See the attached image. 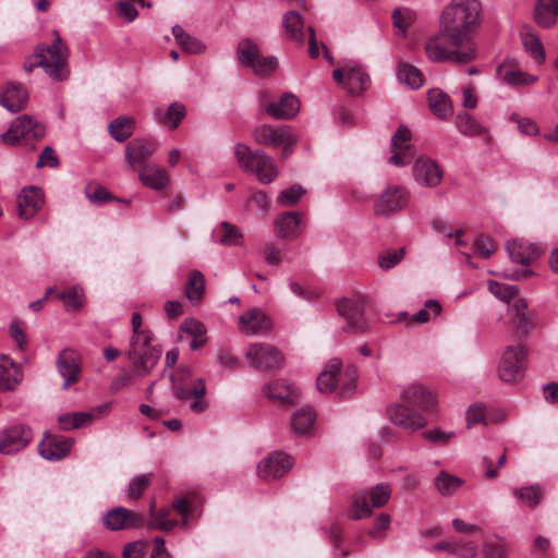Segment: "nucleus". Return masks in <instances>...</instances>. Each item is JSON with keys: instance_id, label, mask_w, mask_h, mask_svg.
Masks as SVG:
<instances>
[{"instance_id": "e2e57ef3", "label": "nucleus", "mask_w": 558, "mask_h": 558, "mask_svg": "<svg viewBox=\"0 0 558 558\" xmlns=\"http://www.w3.org/2000/svg\"><path fill=\"white\" fill-rule=\"evenodd\" d=\"M85 194L90 203L93 204H104L112 199L111 193L104 186L88 185L85 189Z\"/></svg>"}, {"instance_id": "0e129e2a", "label": "nucleus", "mask_w": 558, "mask_h": 558, "mask_svg": "<svg viewBox=\"0 0 558 558\" xmlns=\"http://www.w3.org/2000/svg\"><path fill=\"white\" fill-rule=\"evenodd\" d=\"M303 194L304 190L300 185H293L283 190L279 194L277 202L283 206H293L299 202Z\"/></svg>"}, {"instance_id": "58836bf2", "label": "nucleus", "mask_w": 558, "mask_h": 558, "mask_svg": "<svg viewBox=\"0 0 558 558\" xmlns=\"http://www.w3.org/2000/svg\"><path fill=\"white\" fill-rule=\"evenodd\" d=\"M156 500L151 499L149 505V521L148 527L153 530H160L165 532H169L173 530L178 522L177 520H172L169 518L171 510L168 508H162L159 511L155 510Z\"/></svg>"}, {"instance_id": "bb28decb", "label": "nucleus", "mask_w": 558, "mask_h": 558, "mask_svg": "<svg viewBox=\"0 0 558 558\" xmlns=\"http://www.w3.org/2000/svg\"><path fill=\"white\" fill-rule=\"evenodd\" d=\"M57 366L64 381L63 389H68L72 384L76 383L80 377V355L76 351L65 349L60 352L57 359Z\"/></svg>"}, {"instance_id": "680f3d73", "label": "nucleus", "mask_w": 558, "mask_h": 558, "mask_svg": "<svg viewBox=\"0 0 558 558\" xmlns=\"http://www.w3.org/2000/svg\"><path fill=\"white\" fill-rule=\"evenodd\" d=\"M511 322L514 326V332L519 338L526 337L534 327L529 313L513 315Z\"/></svg>"}, {"instance_id": "f704fd0d", "label": "nucleus", "mask_w": 558, "mask_h": 558, "mask_svg": "<svg viewBox=\"0 0 558 558\" xmlns=\"http://www.w3.org/2000/svg\"><path fill=\"white\" fill-rule=\"evenodd\" d=\"M534 20L541 27H553L558 21V0H537Z\"/></svg>"}, {"instance_id": "1a4fd4ad", "label": "nucleus", "mask_w": 558, "mask_h": 558, "mask_svg": "<svg viewBox=\"0 0 558 558\" xmlns=\"http://www.w3.org/2000/svg\"><path fill=\"white\" fill-rule=\"evenodd\" d=\"M527 349L523 344L506 348L498 367L499 378L505 383H515L523 378Z\"/></svg>"}, {"instance_id": "774afa93", "label": "nucleus", "mask_w": 558, "mask_h": 558, "mask_svg": "<svg viewBox=\"0 0 558 558\" xmlns=\"http://www.w3.org/2000/svg\"><path fill=\"white\" fill-rule=\"evenodd\" d=\"M454 555L461 558H474L477 555V545L471 541L456 543Z\"/></svg>"}, {"instance_id": "b1692460", "label": "nucleus", "mask_w": 558, "mask_h": 558, "mask_svg": "<svg viewBox=\"0 0 558 558\" xmlns=\"http://www.w3.org/2000/svg\"><path fill=\"white\" fill-rule=\"evenodd\" d=\"M292 468V459L282 452H275L258 464V476L263 480H275L287 474Z\"/></svg>"}, {"instance_id": "ea45409f", "label": "nucleus", "mask_w": 558, "mask_h": 558, "mask_svg": "<svg viewBox=\"0 0 558 558\" xmlns=\"http://www.w3.org/2000/svg\"><path fill=\"white\" fill-rule=\"evenodd\" d=\"M213 235L218 243L225 246L239 245L243 239L241 230L228 221L220 222L215 228Z\"/></svg>"}, {"instance_id": "603ef678", "label": "nucleus", "mask_w": 558, "mask_h": 558, "mask_svg": "<svg viewBox=\"0 0 558 558\" xmlns=\"http://www.w3.org/2000/svg\"><path fill=\"white\" fill-rule=\"evenodd\" d=\"M154 474H141L135 476L129 484L126 489V497L129 499H138L142 497L145 489L150 485Z\"/></svg>"}, {"instance_id": "9b49d317", "label": "nucleus", "mask_w": 558, "mask_h": 558, "mask_svg": "<svg viewBox=\"0 0 558 558\" xmlns=\"http://www.w3.org/2000/svg\"><path fill=\"white\" fill-rule=\"evenodd\" d=\"M254 138L262 145L282 147V158H287L293 151L295 144V137L288 126L260 125L255 129Z\"/></svg>"}, {"instance_id": "13d9d810", "label": "nucleus", "mask_w": 558, "mask_h": 558, "mask_svg": "<svg viewBox=\"0 0 558 558\" xmlns=\"http://www.w3.org/2000/svg\"><path fill=\"white\" fill-rule=\"evenodd\" d=\"M404 256V248L386 250L378 257V265L384 270H389L401 262Z\"/></svg>"}, {"instance_id": "052dcab7", "label": "nucleus", "mask_w": 558, "mask_h": 558, "mask_svg": "<svg viewBox=\"0 0 558 558\" xmlns=\"http://www.w3.org/2000/svg\"><path fill=\"white\" fill-rule=\"evenodd\" d=\"M472 247L474 254L483 258H488L496 251V245L493 240L485 235L477 236Z\"/></svg>"}, {"instance_id": "72a5a7b5", "label": "nucleus", "mask_w": 558, "mask_h": 558, "mask_svg": "<svg viewBox=\"0 0 558 558\" xmlns=\"http://www.w3.org/2000/svg\"><path fill=\"white\" fill-rule=\"evenodd\" d=\"M497 76L500 82L510 87L530 86L537 82L536 75L523 72L521 70L511 69L506 65H500L497 69Z\"/></svg>"}, {"instance_id": "09e8293b", "label": "nucleus", "mask_w": 558, "mask_h": 558, "mask_svg": "<svg viewBox=\"0 0 558 558\" xmlns=\"http://www.w3.org/2000/svg\"><path fill=\"white\" fill-rule=\"evenodd\" d=\"M57 298L63 302L66 311H78L84 303V292L83 289L74 286L68 288L66 290L59 292Z\"/></svg>"}, {"instance_id": "dca6fc26", "label": "nucleus", "mask_w": 558, "mask_h": 558, "mask_svg": "<svg viewBox=\"0 0 558 558\" xmlns=\"http://www.w3.org/2000/svg\"><path fill=\"white\" fill-rule=\"evenodd\" d=\"M388 415L395 425L410 433H414L425 427L428 423L427 418L422 412L414 411L408 404L391 405L388 409Z\"/></svg>"}, {"instance_id": "37998d69", "label": "nucleus", "mask_w": 558, "mask_h": 558, "mask_svg": "<svg viewBox=\"0 0 558 558\" xmlns=\"http://www.w3.org/2000/svg\"><path fill=\"white\" fill-rule=\"evenodd\" d=\"M316 418L315 412L311 408H301L294 412L291 418V425L295 434H307L314 426Z\"/></svg>"}, {"instance_id": "3c124183", "label": "nucleus", "mask_w": 558, "mask_h": 558, "mask_svg": "<svg viewBox=\"0 0 558 558\" xmlns=\"http://www.w3.org/2000/svg\"><path fill=\"white\" fill-rule=\"evenodd\" d=\"M415 21V13L410 9H397L392 13L393 27L398 29V34L405 36L408 28Z\"/></svg>"}, {"instance_id": "aec40b11", "label": "nucleus", "mask_w": 558, "mask_h": 558, "mask_svg": "<svg viewBox=\"0 0 558 558\" xmlns=\"http://www.w3.org/2000/svg\"><path fill=\"white\" fill-rule=\"evenodd\" d=\"M411 132L401 125L391 140L392 155L389 161L396 167L409 165L414 158L415 151L410 143Z\"/></svg>"}, {"instance_id": "49530a36", "label": "nucleus", "mask_w": 558, "mask_h": 558, "mask_svg": "<svg viewBox=\"0 0 558 558\" xmlns=\"http://www.w3.org/2000/svg\"><path fill=\"white\" fill-rule=\"evenodd\" d=\"M205 278L198 270H193L190 276L185 288L186 298L192 303H198L204 294Z\"/></svg>"}, {"instance_id": "5701e85b", "label": "nucleus", "mask_w": 558, "mask_h": 558, "mask_svg": "<svg viewBox=\"0 0 558 558\" xmlns=\"http://www.w3.org/2000/svg\"><path fill=\"white\" fill-rule=\"evenodd\" d=\"M271 328L270 317L260 308H252L239 317V330L246 336L264 335Z\"/></svg>"}, {"instance_id": "c03bdc74", "label": "nucleus", "mask_w": 558, "mask_h": 558, "mask_svg": "<svg viewBox=\"0 0 558 558\" xmlns=\"http://www.w3.org/2000/svg\"><path fill=\"white\" fill-rule=\"evenodd\" d=\"M398 80L412 89H418L424 83L422 72L414 65L400 63L397 72Z\"/></svg>"}, {"instance_id": "338daca9", "label": "nucleus", "mask_w": 558, "mask_h": 558, "mask_svg": "<svg viewBox=\"0 0 558 558\" xmlns=\"http://www.w3.org/2000/svg\"><path fill=\"white\" fill-rule=\"evenodd\" d=\"M180 330L191 337H205L206 333L205 325L194 318L185 319L182 323Z\"/></svg>"}, {"instance_id": "e433bc0d", "label": "nucleus", "mask_w": 558, "mask_h": 558, "mask_svg": "<svg viewBox=\"0 0 558 558\" xmlns=\"http://www.w3.org/2000/svg\"><path fill=\"white\" fill-rule=\"evenodd\" d=\"M282 25L286 36L302 45L304 43V22L299 12L291 10L283 15Z\"/></svg>"}, {"instance_id": "f03ea898", "label": "nucleus", "mask_w": 558, "mask_h": 558, "mask_svg": "<svg viewBox=\"0 0 558 558\" xmlns=\"http://www.w3.org/2000/svg\"><path fill=\"white\" fill-rule=\"evenodd\" d=\"M143 319L140 313L132 315L133 336L130 341V348L126 352L132 362L135 372L140 376H145L157 364L161 350L151 344L153 335L149 330L143 328Z\"/></svg>"}, {"instance_id": "39448f33", "label": "nucleus", "mask_w": 558, "mask_h": 558, "mask_svg": "<svg viewBox=\"0 0 558 558\" xmlns=\"http://www.w3.org/2000/svg\"><path fill=\"white\" fill-rule=\"evenodd\" d=\"M234 155L239 166L246 172L255 173L262 183H270L277 178L275 160L263 151H253L247 145L239 143Z\"/></svg>"}, {"instance_id": "0eeeda50", "label": "nucleus", "mask_w": 558, "mask_h": 558, "mask_svg": "<svg viewBox=\"0 0 558 558\" xmlns=\"http://www.w3.org/2000/svg\"><path fill=\"white\" fill-rule=\"evenodd\" d=\"M236 54L242 65L251 68L259 76L270 75L278 65L275 57L262 56L257 44L250 38L242 39L239 43Z\"/></svg>"}, {"instance_id": "9d476101", "label": "nucleus", "mask_w": 558, "mask_h": 558, "mask_svg": "<svg viewBox=\"0 0 558 558\" xmlns=\"http://www.w3.org/2000/svg\"><path fill=\"white\" fill-rule=\"evenodd\" d=\"M368 496L371 504L365 493H361L354 497L353 504L348 512L350 519L360 520L368 517L373 508L385 506L390 499L391 488L388 484L380 483L369 490Z\"/></svg>"}, {"instance_id": "473e14b6", "label": "nucleus", "mask_w": 558, "mask_h": 558, "mask_svg": "<svg viewBox=\"0 0 558 558\" xmlns=\"http://www.w3.org/2000/svg\"><path fill=\"white\" fill-rule=\"evenodd\" d=\"M22 380L17 365L7 355H0V391H10Z\"/></svg>"}, {"instance_id": "4468645a", "label": "nucleus", "mask_w": 558, "mask_h": 558, "mask_svg": "<svg viewBox=\"0 0 558 558\" xmlns=\"http://www.w3.org/2000/svg\"><path fill=\"white\" fill-rule=\"evenodd\" d=\"M245 356L255 368L263 371L280 367L283 362L279 350L268 343L252 344L246 351Z\"/></svg>"}, {"instance_id": "bf43d9fd", "label": "nucleus", "mask_w": 558, "mask_h": 558, "mask_svg": "<svg viewBox=\"0 0 558 558\" xmlns=\"http://www.w3.org/2000/svg\"><path fill=\"white\" fill-rule=\"evenodd\" d=\"M441 306L437 301L429 300L425 303L424 307L412 316V322L424 324L427 323L432 316L440 313Z\"/></svg>"}, {"instance_id": "6ab92c4d", "label": "nucleus", "mask_w": 558, "mask_h": 558, "mask_svg": "<svg viewBox=\"0 0 558 558\" xmlns=\"http://www.w3.org/2000/svg\"><path fill=\"white\" fill-rule=\"evenodd\" d=\"M158 143L153 138L136 137L130 141L124 149L125 161L132 167H144L155 154Z\"/></svg>"}, {"instance_id": "2f4dec72", "label": "nucleus", "mask_w": 558, "mask_h": 558, "mask_svg": "<svg viewBox=\"0 0 558 558\" xmlns=\"http://www.w3.org/2000/svg\"><path fill=\"white\" fill-rule=\"evenodd\" d=\"M27 92L21 84L10 83L0 93V104L11 112L22 110L27 102Z\"/></svg>"}, {"instance_id": "f3484780", "label": "nucleus", "mask_w": 558, "mask_h": 558, "mask_svg": "<svg viewBox=\"0 0 558 558\" xmlns=\"http://www.w3.org/2000/svg\"><path fill=\"white\" fill-rule=\"evenodd\" d=\"M338 313L347 322L348 330L363 332L367 328L364 317V301L361 299H342L337 304Z\"/></svg>"}, {"instance_id": "4d7b16f0", "label": "nucleus", "mask_w": 558, "mask_h": 558, "mask_svg": "<svg viewBox=\"0 0 558 558\" xmlns=\"http://www.w3.org/2000/svg\"><path fill=\"white\" fill-rule=\"evenodd\" d=\"M196 500L195 496L192 498L180 497L173 500L172 509L182 517L183 525L187 524L189 517L193 513L196 506Z\"/></svg>"}, {"instance_id": "2eb2a0df", "label": "nucleus", "mask_w": 558, "mask_h": 558, "mask_svg": "<svg viewBox=\"0 0 558 558\" xmlns=\"http://www.w3.org/2000/svg\"><path fill=\"white\" fill-rule=\"evenodd\" d=\"M33 439L28 426L15 424L0 433V453L12 454L24 449Z\"/></svg>"}, {"instance_id": "7c9ffc66", "label": "nucleus", "mask_w": 558, "mask_h": 558, "mask_svg": "<svg viewBox=\"0 0 558 558\" xmlns=\"http://www.w3.org/2000/svg\"><path fill=\"white\" fill-rule=\"evenodd\" d=\"M302 218L296 211H286L275 220V231L281 239H294L302 232Z\"/></svg>"}, {"instance_id": "79ce46f5", "label": "nucleus", "mask_w": 558, "mask_h": 558, "mask_svg": "<svg viewBox=\"0 0 558 558\" xmlns=\"http://www.w3.org/2000/svg\"><path fill=\"white\" fill-rule=\"evenodd\" d=\"M427 101L432 112L438 118L445 119L451 114L452 109L450 98L442 90H428Z\"/></svg>"}, {"instance_id": "ddd939ff", "label": "nucleus", "mask_w": 558, "mask_h": 558, "mask_svg": "<svg viewBox=\"0 0 558 558\" xmlns=\"http://www.w3.org/2000/svg\"><path fill=\"white\" fill-rule=\"evenodd\" d=\"M410 194L405 187H387L377 198L374 210L378 216H388L402 210L409 203Z\"/></svg>"}, {"instance_id": "c85d7f7f", "label": "nucleus", "mask_w": 558, "mask_h": 558, "mask_svg": "<svg viewBox=\"0 0 558 558\" xmlns=\"http://www.w3.org/2000/svg\"><path fill=\"white\" fill-rule=\"evenodd\" d=\"M44 203V194L40 189L28 186L22 190L17 196L19 215L23 219H29L36 215Z\"/></svg>"}, {"instance_id": "c756f323", "label": "nucleus", "mask_w": 558, "mask_h": 558, "mask_svg": "<svg viewBox=\"0 0 558 558\" xmlns=\"http://www.w3.org/2000/svg\"><path fill=\"white\" fill-rule=\"evenodd\" d=\"M265 395L281 404L292 405L298 401L299 391L283 379H276L264 387Z\"/></svg>"}, {"instance_id": "a19ab883", "label": "nucleus", "mask_w": 558, "mask_h": 558, "mask_svg": "<svg viewBox=\"0 0 558 558\" xmlns=\"http://www.w3.org/2000/svg\"><path fill=\"white\" fill-rule=\"evenodd\" d=\"M135 130V119L131 117H118L108 125V132L117 142H125Z\"/></svg>"}, {"instance_id": "412c9836", "label": "nucleus", "mask_w": 558, "mask_h": 558, "mask_svg": "<svg viewBox=\"0 0 558 558\" xmlns=\"http://www.w3.org/2000/svg\"><path fill=\"white\" fill-rule=\"evenodd\" d=\"M440 166L429 157H420L413 165V177L423 186L436 187L442 180Z\"/></svg>"}, {"instance_id": "f8f14e48", "label": "nucleus", "mask_w": 558, "mask_h": 558, "mask_svg": "<svg viewBox=\"0 0 558 558\" xmlns=\"http://www.w3.org/2000/svg\"><path fill=\"white\" fill-rule=\"evenodd\" d=\"M332 77L352 95H360L369 84L368 75L360 65L353 63L333 70Z\"/></svg>"}, {"instance_id": "864d4df0", "label": "nucleus", "mask_w": 558, "mask_h": 558, "mask_svg": "<svg viewBox=\"0 0 558 558\" xmlns=\"http://www.w3.org/2000/svg\"><path fill=\"white\" fill-rule=\"evenodd\" d=\"M488 290L497 299L506 303H510L511 300L519 293V289L517 286L500 283L494 280L488 281Z\"/></svg>"}, {"instance_id": "a878e982", "label": "nucleus", "mask_w": 558, "mask_h": 558, "mask_svg": "<svg viewBox=\"0 0 558 558\" xmlns=\"http://www.w3.org/2000/svg\"><path fill=\"white\" fill-rule=\"evenodd\" d=\"M73 439L62 436L47 435L38 445L39 454L50 461L61 460L69 454Z\"/></svg>"}, {"instance_id": "6e6d98bb", "label": "nucleus", "mask_w": 558, "mask_h": 558, "mask_svg": "<svg viewBox=\"0 0 558 558\" xmlns=\"http://www.w3.org/2000/svg\"><path fill=\"white\" fill-rule=\"evenodd\" d=\"M514 495L531 508L536 507L543 497L541 487L534 485L515 489Z\"/></svg>"}, {"instance_id": "69168bd1", "label": "nucleus", "mask_w": 558, "mask_h": 558, "mask_svg": "<svg viewBox=\"0 0 558 558\" xmlns=\"http://www.w3.org/2000/svg\"><path fill=\"white\" fill-rule=\"evenodd\" d=\"M422 437L433 444L446 445L451 438L454 437L453 432H444L440 428H432L424 430Z\"/></svg>"}, {"instance_id": "7ed1b4c3", "label": "nucleus", "mask_w": 558, "mask_h": 558, "mask_svg": "<svg viewBox=\"0 0 558 558\" xmlns=\"http://www.w3.org/2000/svg\"><path fill=\"white\" fill-rule=\"evenodd\" d=\"M53 43L45 47H37L35 52L25 61L24 69L32 72L35 68L41 66L46 74L56 81H63L69 76V49L62 41L59 33L53 32Z\"/></svg>"}, {"instance_id": "393cba45", "label": "nucleus", "mask_w": 558, "mask_h": 558, "mask_svg": "<svg viewBox=\"0 0 558 558\" xmlns=\"http://www.w3.org/2000/svg\"><path fill=\"white\" fill-rule=\"evenodd\" d=\"M507 251L510 258L521 265H529L537 259L544 252L537 243L524 239H513L507 243Z\"/></svg>"}, {"instance_id": "a211bd4d", "label": "nucleus", "mask_w": 558, "mask_h": 558, "mask_svg": "<svg viewBox=\"0 0 558 558\" xmlns=\"http://www.w3.org/2000/svg\"><path fill=\"white\" fill-rule=\"evenodd\" d=\"M145 522L140 512L123 507L109 510L104 517V525L110 531L132 530L142 526Z\"/></svg>"}, {"instance_id": "5fc2aeb1", "label": "nucleus", "mask_w": 558, "mask_h": 558, "mask_svg": "<svg viewBox=\"0 0 558 558\" xmlns=\"http://www.w3.org/2000/svg\"><path fill=\"white\" fill-rule=\"evenodd\" d=\"M462 481L442 471L435 480L436 487L441 495L453 494L461 485Z\"/></svg>"}, {"instance_id": "de8ad7c7", "label": "nucleus", "mask_w": 558, "mask_h": 558, "mask_svg": "<svg viewBox=\"0 0 558 558\" xmlns=\"http://www.w3.org/2000/svg\"><path fill=\"white\" fill-rule=\"evenodd\" d=\"M186 114L185 107L182 104L174 102L170 105L165 113H159L158 121L171 130L177 129Z\"/></svg>"}, {"instance_id": "4be33fe9", "label": "nucleus", "mask_w": 558, "mask_h": 558, "mask_svg": "<svg viewBox=\"0 0 558 558\" xmlns=\"http://www.w3.org/2000/svg\"><path fill=\"white\" fill-rule=\"evenodd\" d=\"M266 98L267 94L263 93L259 100L260 106L270 117L275 119H291L300 110V101L292 94H284L281 96L278 102L266 101Z\"/></svg>"}, {"instance_id": "6e6552de", "label": "nucleus", "mask_w": 558, "mask_h": 558, "mask_svg": "<svg viewBox=\"0 0 558 558\" xmlns=\"http://www.w3.org/2000/svg\"><path fill=\"white\" fill-rule=\"evenodd\" d=\"M45 134V126L34 121L29 116L23 114L14 119L10 129L0 135V141L7 145H17L22 141L27 145L39 140Z\"/></svg>"}, {"instance_id": "20e7f679", "label": "nucleus", "mask_w": 558, "mask_h": 558, "mask_svg": "<svg viewBox=\"0 0 558 558\" xmlns=\"http://www.w3.org/2000/svg\"><path fill=\"white\" fill-rule=\"evenodd\" d=\"M171 383L174 397L189 402L193 413L201 414L208 409L206 381L203 377L196 376L191 367H179L171 374Z\"/></svg>"}, {"instance_id": "8fccbe9b", "label": "nucleus", "mask_w": 558, "mask_h": 558, "mask_svg": "<svg viewBox=\"0 0 558 558\" xmlns=\"http://www.w3.org/2000/svg\"><path fill=\"white\" fill-rule=\"evenodd\" d=\"M457 128L466 136L482 135L486 131L485 128L469 113H462L457 117Z\"/></svg>"}, {"instance_id": "4c0bfd02", "label": "nucleus", "mask_w": 558, "mask_h": 558, "mask_svg": "<svg viewBox=\"0 0 558 558\" xmlns=\"http://www.w3.org/2000/svg\"><path fill=\"white\" fill-rule=\"evenodd\" d=\"M520 35L525 51L534 59L535 62L542 64L545 61V50L537 34L530 27H523Z\"/></svg>"}, {"instance_id": "c9c22d12", "label": "nucleus", "mask_w": 558, "mask_h": 558, "mask_svg": "<svg viewBox=\"0 0 558 558\" xmlns=\"http://www.w3.org/2000/svg\"><path fill=\"white\" fill-rule=\"evenodd\" d=\"M138 177L144 185L153 190H162L169 183L168 172L166 169L157 165L144 166Z\"/></svg>"}, {"instance_id": "f257e3e1", "label": "nucleus", "mask_w": 558, "mask_h": 558, "mask_svg": "<svg viewBox=\"0 0 558 558\" xmlns=\"http://www.w3.org/2000/svg\"><path fill=\"white\" fill-rule=\"evenodd\" d=\"M481 4L477 0H456L445 8L441 31L425 44L429 60L464 64L476 58V47L469 31L477 23Z\"/></svg>"}, {"instance_id": "a18cd8bd", "label": "nucleus", "mask_w": 558, "mask_h": 558, "mask_svg": "<svg viewBox=\"0 0 558 558\" xmlns=\"http://www.w3.org/2000/svg\"><path fill=\"white\" fill-rule=\"evenodd\" d=\"M172 34L178 43V45L185 51L190 53H202L205 50V45L198 39L191 37L180 26L175 25L172 27Z\"/></svg>"}, {"instance_id": "423d86ee", "label": "nucleus", "mask_w": 558, "mask_h": 558, "mask_svg": "<svg viewBox=\"0 0 558 558\" xmlns=\"http://www.w3.org/2000/svg\"><path fill=\"white\" fill-rule=\"evenodd\" d=\"M341 369L342 362L339 359L328 361L317 377L318 390L330 393L339 386L342 395H350L355 389L356 369L349 367L343 374Z\"/></svg>"}, {"instance_id": "cd10ccee", "label": "nucleus", "mask_w": 558, "mask_h": 558, "mask_svg": "<svg viewBox=\"0 0 558 558\" xmlns=\"http://www.w3.org/2000/svg\"><path fill=\"white\" fill-rule=\"evenodd\" d=\"M403 401L423 412H430L436 405V397L434 393L422 385H412L403 391Z\"/></svg>"}]
</instances>
